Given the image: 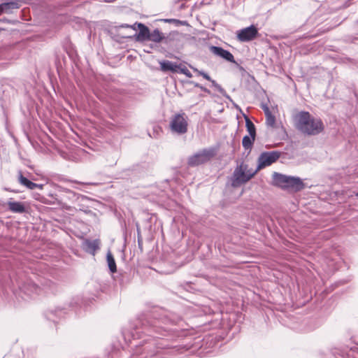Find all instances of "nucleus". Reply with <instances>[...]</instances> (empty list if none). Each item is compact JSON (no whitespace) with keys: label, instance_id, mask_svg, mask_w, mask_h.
I'll return each mask as SVG.
<instances>
[{"label":"nucleus","instance_id":"f257e3e1","mask_svg":"<svg viewBox=\"0 0 358 358\" xmlns=\"http://www.w3.org/2000/svg\"><path fill=\"white\" fill-rule=\"evenodd\" d=\"M171 322V320L164 317L161 319L145 317L139 320L138 323L141 327H136L131 333L134 339L141 338L140 334L143 333L153 337H159V336H164L166 331L165 327H162L161 324H166Z\"/></svg>","mask_w":358,"mask_h":358},{"label":"nucleus","instance_id":"f03ea898","mask_svg":"<svg viewBox=\"0 0 358 358\" xmlns=\"http://www.w3.org/2000/svg\"><path fill=\"white\" fill-rule=\"evenodd\" d=\"M296 128L308 136H315L324 130V124L320 118H315L308 112L301 111L295 115Z\"/></svg>","mask_w":358,"mask_h":358},{"label":"nucleus","instance_id":"7ed1b4c3","mask_svg":"<svg viewBox=\"0 0 358 358\" xmlns=\"http://www.w3.org/2000/svg\"><path fill=\"white\" fill-rule=\"evenodd\" d=\"M257 173L256 170L253 171L248 169L247 164L241 163L236 167L233 173L231 178V186L233 187H240L249 181Z\"/></svg>","mask_w":358,"mask_h":358},{"label":"nucleus","instance_id":"20e7f679","mask_svg":"<svg viewBox=\"0 0 358 358\" xmlns=\"http://www.w3.org/2000/svg\"><path fill=\"white\" fill-rule=\"evenodd\" d=\"M217 150L214 148H205L199 150L188 159L190 166H196L210 160L216 155Z\"/></svg>","mask_w":358,"mask_h":358},{"label":"nucleus","instance_id":"39448f33","mask_svg":"<svg viewBox=\"0 0 358 358\" xmlns=\"http://www.w3.org/2000/svg\"><path fill=\"white\" fill-rule=\"evenodd\" d=\"M170 129L172 133L182 135L187 131V117L185 113L173 115L169 123Z\"/></svg>","mask_w":358,"mask_h":358},{"label":"nucleus","instance_id":"423d86ee","mask_svg":"<svg viewBox=\"0 0 358 358\" xmlns=\"http://www.w3.org/2000/svg\"><path fill=\"white\" fill-rule=\"evenodd\" d=\"M40 292L41 288L39 287L31 280H27L19 285V291L15 294L24 300H27L34 294H38Z\"/></svg>","mask_w":358,"mask_h":358},{"label":"nucleus","instance_id":"0eeeda50","mask_svg":"<svg viewBox=\"0 0 358 358\" xmlns=\"http://www.w3.org/2000/svg\"><path fill=\"white\" fill-rule=\"evenodd\" d=\"M136 27L138 28L139 32L138 34H135L134 35L136 36V40L141 42L147 41L150 31L147 26L142 23L136 22L133 25H129L128 24H121L120 25L115 26V29L116 30H119L120 28H129L134 31H136Z\"/></svg>","mask_w":358,"mask_h":358},{"label":"nucleus","instance_id":"6e6552de","mask_svg":"<svg viewBox=\"0 0 358 358\" xmlns=\"http://www.w3.org/2000/svg\"><path fill=\"white\" fill-rule=\"evenodd\" d=\"M281 152L278 151L264 152L258 157V165L257 172L259 170L271 165L280 157Z\"/></svg>","mask_w":358,"mask_h":358},{"label":"nucleus","instance_id":"1a4fd4ad","mask_svg":"<svg viewBox=\"0 0 358 358\" xmlns=\"http://www.w3.org/2000/svg\"><path fill=\"white\" fill-rule=\"evenodd\" d=\"M258 35V30L254 25L237 31L236 37L241 42H248L254 40Z\"/></svg>","mask_w":358,"mask_h":358},{"label":"nucleus","instance_id":"9d476101","mask_svg":"<svg viewBox=\"0 0 358 358\" xmlns=\"http://www.w3.org/2000/svg\"><path fill=\"white\" fill-rule=\"evenodd\" d=\"M209 50L214 55L219 57L229 62L236 63L234 55L228 50L219 46L210 45Z\"/></svg>","mask_w":358,"mask_h":358},{"label":"nucleus","instance_id":"9b49d317","mask_svg":"<svg viewBox=\"0 0 358 358\" xmlns=\"http://www.w3.org/2000/svg\"><path fill=\"white\" fill-rule=\"evenodd\" d=\"M136 347L134 354L132 355L131 358H148V356L152 357L157 353V351L152 350L149 346H144V345H135Z\"/></svg>","mask_w":358,"mask_h":358},{"label":"nucleus","instance_id":"f8f14e48","mask_svg":"<svg viewBox=\"0 0 358 358\" xmlns=\"http://www.w3.org/2000/svg\"><path fill=\"white\" fill-rule=\"evenodd\" d=\"M22 4V0H14L0 4V15L3 13L12 14L15 10L19 9Z\"/></svg>","mask_w":358,"mask_h":358},{"label":"nucleus","instance_id":"ddd939ff","mask_svg":"<svg viewBox=\"0 0 358 358\" xmlns=\"http://www.w3.org/2000/svg\"><path fill=\"white\" fill-rule=\"evenodd\" d=\"M283 189H291L298 192L303 189L304 184L303 181L297 177L287 176V180Z\"/></svg>","mask_w":358,"mask_h":358},{"label":"nucleus","instance_id":"4468645a","mask_svg":"<svg viewBox=\"0 0 358 358\" xmlns=\"http://www.w3.org/2000/svg\"><path fill=\"white\" fill-rule=\"evenodd\" d=\"M192 69L196 72L198 75L201 76L206 80L211 82L212 85L224 96H226L229 99V96L227 94L226 91L221 87L220 85L216 83L215 80L211 79V78L208 76V73L203 71H200L196 68L191 66Z\"/></svg>","mask_w":358,"mask_h":358},{"label":"nucleus","instance_id":"2eb2a0df","mask_svg":"<svg viewBox=\"0 0 358 358\" xmlns=\"http://www.w3.org/2000/svg\"><path fill=\"white\" fill-rule=\"evenodd\" d=\"M160 69L163 72L171 71L172 73H176L178 71L179 65L176 63H173L169 60L160 61Z\"/></svg>","mask_w":358,"mask_h":358},{"label":"nucleus","instance_id":"dca6fc26","mask_svg":"<svg viewBox=\"0 0 358 358\" xmlns=\"http://www.w3.org/2000/svg\"><path fill=\"white\" fill-rule=\"evenodd\" d=\"M100 242L99 240L95 239L93 241L87 240L84 242L85 250L92 255H94L96 251L99 249Z\"/></svg>","mask_w":358,"mask_h":358},{"label":"nucleus","instance_id":"f3484780","mask_svg":"<svg viewBox=\"0 0 358 358\" xmlns=\"http://www.w3.org/2000/svg\"><path fill=\"white\" fill-rule=\"evenodd\" d=\"M9 210L15 213H23L25 212V207L23 203L18 201H8Z\"/></svg>","mask_w":358,"mask_h":358},{"label":"nucleus","instance_id":"a211bd4d","mask_svg":"<svg viewBox=\"0 0 358 358\" xmlns=\"http://www.w3.org/2000/svg\"><path fill=\"white\" fill-rule=\"evenodd\" d=\"M287 176H288L275 172L273 174V184L283 189L285 185V182L287 181L286 180H287Z\"/></svg>","mask_w":358,"mask_h":358},{"label":"nucleus","instance_id":"6ab92c4d","mask_svg":"<svg viewBox=\"0 0 358 358\" xmlns=\"http://www.w3.org/2000/svg\"><path fill=\"white\" fill-rule=\"evenodd\" d=\"M19 182L21 185L27 187L29 189H34L36 187H41L42 186L40 185H38L36 183H34L29 180H28L27 178L24 177L22 172L19 171Z\"/></svg>","mask_w":358,"mask_h":358},{"label":"nucleus","instance_id":"aec40b11","mask_svg":"<svg viewBox=\"0 0 358 358\" xmlns=\"http://www.w3.org/2000/svg\"><path fill=\"white\" fill-rule=\"evenodd\" d=\"M165 38L164 34L158 29H155L152 32H150L147 41H150L155 43H160Z\"/></svg>","mask_w":358,"mask_h":358},{"label":"nucleus","instance_id":"412c9836","mask_svg":"<svg viewBox=\"0 0 358 358\" xmlns=\"http://www.w3.org/2000/svg\"><path fill=\"white\" fill-rule=\"evenodd\" d=\"M63 313H64V312L62 309H48L45 313V316L48 320L55 322V318L62 316Z\"/></svg>","mask_w":358,"mask_h":358},{"label":"nucleus","instance_id":"4be33fe9","mask_svg":"<svg viewBox=\"0 0 358 358\" xmlns=\"http://www.w3.org/2000/svg\"><path fill=\"white\" fill-rule=\"evenodd\" d=\"M107 263L109 270L111 273H115L117 271V266L115 259L110 251H108L106 255Z\"/></svg>","mask_w":358,"mask_h":358},{"label":"nucleus","instance_id":"5701e85b","mask_svg":"<svg viewBox=\"0 0 358 358\" xmlns=\"http://www.w3.org/2000/svg\"><path fill=\"white\" fill-rule=\"evenodd\" d=\"M245 124L247 127V130L251 137L253 138H255L256 136V129L255 124L252 123V122L248 117H245Z\"/></svg>","mask_w":358,"mask_h":358},{"label":"nucleus","instance_id":"b1692460","mask_svg":"<svg viewBox=\"0 0 358 358\" xmlns=\"http://www.w3.org/2000/svg\"><path fill=\"white\" fill-rule=\"evenodd\" d=\"M255 138L251 136H245L242 140V144L245 150H251Z\"/></svg>","mask_w":358,"mask_h":358},{"label":"nucleus","instance_id":"393cba45","mask_svg":"<svg viewBox=\"0 0 358 358\" xmlns=\"http://www.w3.org/2000/svg\"><path fill=\"white\" fill-rule=\"evenodd\" d=\"M266 123L268 127H273L275 124V117L272 113L266 115Z\"/></svg>","mask_w":358,"mask_h":358},{"label":"nucleus","instance_id":"a878e982","mask_svg":"<svg viewBox=\"0 0 358 358\" xmlns=\"http://www.w3.org/2000/svg\"><path fill=\"white\" fill-rule=\"evenodd\" d=\"M178 71L180 73L185 75L187 78H190L192 77V74L185 66L181 67L180 65H179Z\"/></svg>","mask_w":358,"mask_h":358},{"label":"nucleus","instance_id":"bb28decb","mask_svg":"<svg viewBox=\"0 0 358 358\" xmlns=\"http://www.w3.org/2000/svg\"><path fill=\"white\" fill-rule=\"evenodd\" d=\"M163 21H164L165 22H168V23H173L177 26L182 24V21H180L179 20H176V19H164V20H163Z\"/></svg>","mask_w":358,"mask_h":358},{"label":"nucleus","instance_id":"cd10ccee","mask_svg":"<svg viewBox=\"0 0 358 358\" xmlns=\"http://www.w3.org/2000/svg\"><path fill=\"white\" fill-rule=\"evenodd\" d=\"M262 109H263V110H264V111L265 115L271 113V112L270 111L269 108H268L266 105H263V106H262Z\"/></svg>","mask_w":358,"mask_h":358},{"label":"nucleus","instance_id":"c85d7f7f","mask_svg":"<svg viewBox=\"0 0 358 358\" xmlns=\"http://www.w3.org/2000/svg\"><path fill=\"white\" fill-rule=\"evenodd\" d=\"M74 182L80 183V184H83V185H97V183H95V182H86V183H84V182H78V181H74Z\"/></svg>","mask_w":358,"mask_h":358},{"label":"nucleus","instance_id":"c756f323","mask_svg":"<svg viewBox=\"0 0 358 358\" xmlns=\"http://www.w3.org/2000/svg\"><path fill=\"white\" fill-rule=\"evenodd\" d=\"M199 89H201L203 92H206V93H208V94H210V92L209 90H208L206 87L201 85V87H199Z\"/></svg>","mask_w":358,"mask_h":358},{"label":"nucleus","instance_id":"7c9ffc66","mask_svg":"<svg viewBox=\"0 0 358 358\" xmlns=\"http://www.w3.org/2000/svg\"><path fill=\"white\" fill-rule=\"evenodd\" d=\"M190 83H191V84H192V85H194V86L195 87H198V88H199V87H201V85H200L199 83H194V82H193V81H191V82H190Z\"/></svg>","mask_w":358,"mask_h":358},{"label":"nucleus","instance_id":"2f4dec72","mask_svg":"<svg viewBox=\"0 0 358 358\" xmlns=\"http://www.w3.org/2000/svg\"><path fill=\"white\" fill-rule=\"evenodd\" d=\"M62 207H63V208H65V209H66V210H69V209L71 208V207H70V206H67V205H66V204H65V205H64Z\"/></svg>","mask_w":358,"mask_h":358},{"label":"nucleus","instance_id":"473e14b6","mask_svg":"<svg viewBox=\"0 0 358 358\" xmlns=\"http://www.w3.org/2000/svg\"><path fill=\"white\" fill-rule=\"evenodd\" d=\"M124 38H131V36H124Z\"/></svg>","mask_w":358,"mask_h":358},{"label":"nucleus","instance_id":"72a5a7b5","mask_svg":"<svg viewBox=\"0 0 358 358\" xmlns=\"http://www.w3.org/2000/svg\"><path fill=\"white\" fill-rule=\"evenodd\" d=\"M357 195H358V194H357Z\"/></svg>","mask_w":358,"mask_h":358}]
</instances>
